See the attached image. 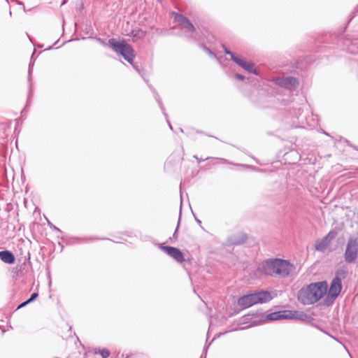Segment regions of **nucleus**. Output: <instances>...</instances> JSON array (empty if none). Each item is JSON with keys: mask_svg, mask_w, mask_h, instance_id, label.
<instances>
[{"mask_svg": "<svg viewBox=\"0 0 358 358\" xmlns=\"http://www.w3.org/2000/svg\"><path fill=\"white\" fill-rule=\"evenodd\" d=\"M328 284L326 281L310 283L299 291L297 299L303 305H312L326 294Z\"/></svg>", "mask_w": 358, "mask_h": 358, "instance_id": "nucleus-1", "label": "nucleus"}, {"mask_svg": "<svg viewBox=\"0 0 358 358\" xmlns=\"http://www.w3.org/2000/svg\"><path fill=\"white\" fill-rule=\"evenodd\" d=\"M272 296L268 291H259L241 296L237 301L241 309H245L257 303H264L270 301Z\"/></svg>", "mask_w": 358, "mask_h": 358, "instance_id": "nucleus-2", "label": "nucleus"}, {"mask_svg": "<svg viewBox=\"0 0 358 358\" xmlns=\"http://www.w3.org/2000/svg\"><path fill=\"white\" fill-rule=\"evenodd\" d=\"M108 45L116 52L120 54L129 64H132L135 58V53L131 45L124 41L118 42L115 38L108 40Z\"/></svg>", "mask_w": 358, "mask_h": 358, "instance_id": "nucleus-3", "label": "nucleus"}, {"mask_svg": "<svg viewBox=\"0 0 358 358\" xmlns=\"http://www.w3.org/2000/svg\"><path fill=\"white\" fill-rule=\"evenodd\" d=\"M348 272L344 269L338 270L333 278L328 292V296L335 299L342 289V280L347 276Z\"/></svg>", "mask_w": 358, "mask_h": 358, "instance_id": "nucleus-4", "label": "nucleus"}, {"mask_svg": "<svg viewBox=\"0 0 358 358\" xmlns=\"http://www.w3.org/2000/svg\"><path fill=\"white\" fill-rule=\"evenodd\" d=\"M345 261L353 263L358 257V239L355 237L349 238L345 251Z\"/></svg>", "mask_w": 358, "mask_h": 358, "instance_id": "nucleus-5", "label": "nucleus"}, {"mask_svg": "<svg viewBox=\"0 0 358 358\" xmlns=\"http://www.w3.org/2000/svg\"><path fill=\"white\" fill-rule=\"evenodd\" d=\"M336 236L337 231L334 229L331 230L324 238L316 241L315 244V250L322 252H324Z\"/></svg>", "mask_w": 358, "mask_h": 358, "instance_id": "nucleus-6", "label": "nucleus"}, {"mask_svg": "<svg viewBox=\"0 0 358 358\" xmlns=\"http://www.w3.org/2000/svg\"><path fill=\"white\" fill-rule=\"evenodd\" d=\"M257 271L267 275H277L276 259H271L259 264Z\"/></svg>", "mask_w": 358, "mask_h": 358, "instance_id": "nucleus-7", "label": "nucleus"}, {"mask_svg": "<svg viewBox=\"0 0 358 358\" xmlns=\"http://www.w3.org/2000/svg\"><path fill=\"white\" fill-rule=\"evenodd\" d=\"M273 81L277 85L290 90L296 89L299 84L298 79L292 76L275 78Z\"/></svg>", "mask_w": 358, "mask_h": 358, "instance_id": "nucleus-8", "label": "nucleus"}, {"mask_svg": "<svg viewBox=\"0 0 358 358\" xmlns=\"http://www.w3.org/2000/svg\"><path fill=\"white\" fill-rule=\"evenodd\" d=\"M277 275L285 278L294 270V266L289 262L280 259H276Z\"/></svg>", "mask_w": 358, "mask_h": 358, "instance_id": "nucleus-9", "label": "nucleus"}, {"mask_svg": "<svg viewBox=\"0 0 358 358\" xmlns=\"http://www.w3.org/2000/svg\"><path fill=\"white\" fill-rule=\"evenodd\" d=\"M296 311L291 310H281L278 312H273L266 315V318L268 320H278L282 319H293L296 318Z\"/></svg>", "mask_w": 358, "mask_h": 358, "instance_id": "nucleus-10", "label": "nucleus"}, {"mask_svg": "<svg viewBox=\"0 0 358 358\" xmlns=\"http://www.w3.org/2000/svg\"><path fill=\"white\" fill-rule=\"evenodd\" d=\"M162 250L168 255L174 259L176 262L182 263L184 262V256L182 252L176 248L171 246H162Z\"/></svg>", "mask_w": 358, "mask_h": 358, "instance_id": "nucleus-11", "label": "nucleus"}, {"mask_svg": "<svg viewBox=\"0 0 358 358\" xmlns=\"http://www.w3.org/2000/svg\"><path fill=\"white\" fill-rule=\"evenodd\" d=\"M174 20L181 27L182 29H186L187 31L194 32L195 28L190 21L183 15L173 13Z\"/></svg>", "mask_w": 358, "mask_h": 358, "instance_id": "nucleus-12", "label": "nucleus"}, {"mask_svg": "<svg viewBox=\"0 0 358 358\" xmlns=\"http://www.w3.org/2000/svg\"><path fill=\"white\" fill-rule=\"evenodd\" d=\"M234 62L248 72L254 73L255 75L257 74L255 64L252 62L244 61L243 59L238 57L237 58H234Z\"/></svg>", "mask_w": 358, "mask_h": 358, "instance_id": "nucleus-13", "label": "nucleus"}, {"mask_svg": "<svg viewBox=\"0 0 358 358\" xmlns=\"http://www.w3.org/2000/svg\"><path fill=\"white\" fill-rule=\"evenodd\" d=\"M247 240V235L245 233L240 232L237 234L230 236L228 238L229 245H241L245 243Z\"/></svg>", "mask_w": 358, "mask_h": 358, "instance_id": "nucleus-14", "label": "nucleus"}, {"mask_svg": "<svg viewBox=\"0 0 358 358\" xmlns=\"http://www.w3.org/2000/svg\"><path fill=\"white\" fill-rule=\"evenodd\" d=\"M0 259L7 264H13L15 262V257L13 254L8 250L0 251Z\"/></svg>", "mask_w": 358, "mask_h": 358, "instance_id": "nucleus-15", "label": "nucleus"}, {"mask_svg": "<svg viewBox=\"0 0 358 358\" xmlns=\"http://www.w3.org/2000/svg\"><path fill=\"white\" fill-rule=\"evenodd\" d=\"M345 45L346 46V50L352 54L358 53V42L352 41L349 38L345 41Z\"/></svg>", "mask_w": 358, "mask_h": 358, "instance_id": "nucleus-16", "label": "nucleus"}, {"mask_svg": "<svg viewBox=\"0 0 358 358\" xmlns=\"http://www.w3.org/2000/svg\"><path fill=\"white\" fill-rule=\"evenodd\" d=\"M146 36V31L141 29H134L131 31V36L132 37L133 41H137L141 39H143Z\"/></svg>", "mask_w": 358, "mask_h": 358, "instance_id": "nucleus-17", "label": "nucleus"}, {"mask_svg": "<svg viewBox=\"0 0 358 358\" xmlns=\"http://www.w3.org/2000/svg\"><path fill=\"white\" fill-rule=\"evenodd\" d=\"M150 87L152 90V92L155 94V99H157V102H158V103H159V106H160V108H161V109H162L164 116L167 118L168 115H167V114L165 112L164 107L163 106L162 101L159 94L156 92L155 90L153 89L151 86H150Z\"/></svg>", "mask_w": 358, "mask_h": 358, "instance_id": "nucleus-18", "label": "nucleus"}, {"mask_svg": "<svg viewBox=\"0 0 358 358\" xmlns=\"http://www.w3.org/2000/svg\"><path fill=\"white\" fill-rule=\"evenodd\" d=\"M95 354H99L103 358H108L110 356V352L107 349L99 350L95 351Z\"/></svg>", "mask_w": 358, "mask_h": 358, "instance_id": "nucleus-19", "label": "nucleus"}, {"mask_svg": "<svg viewBox=\"0 0 358 358\" xmlns=\"http://www.w3.org/2000/svg\"><path fill=\"white\" fill-rule=\"evenodd\" d=\"M222 47L224 48V52L227 55H229L231 56V60L234 61V58H237L238 57V56L235 55V54L234 52H232L231 51L229 50L224 45H223Z\"/></svg>", "mask_w": 358, "mask_h": 358, "instance_id": "nucleus-20", "label": "nucleus"}, {"mask_svg": "<svg viewBox=\"0 0 358 358\" xmlns=\"http://www.w3.org/2000/svg\"><path fill=\"white\" fill-rule=\"evenodd\" d=\"M32 72V64H29V71H28V81L29 83V93L31 92V90L32 87V83L31 82V74Z\"/></svg>", "mask_w": 358, "mask_h": 358, "instance_id": "nucleus-21", "label": "nucleus"}, {"mask_svg": "<svg viewBox=\"0 0 358 358\" xmlns=\"http://www.w3.org/2000/svg\"><path fill=\"white\" fill-rule=\"evenodd\" d=\"M38 293H36V292L33 293L31 295L30 298L28 299V302L31 303V302L34 301L38 297Z\"/></svg>", "mask_w": 358, "mask_h": 358, "instance_id": "nucleus-22", "label": "nucleus"}, {"mask_svg": "<svg viewBox=\"0 0 358 358\" xmlns=\"http://www.w3.org/2000/svg\"><path fill=\"white\" fill-rule=\"evenodd\" d=\"M29 303H29V302H28V300H27L26 301H24V302H23V303H20V304L18 306L17 309L21 308H22V307H24L25 306H27V304H29Z\"/></svg>", "mask_w": 358, "mask_h": 358, "instance_id": "nucleus-23", "label": "nucleus"}, {"mask_svg": "<svg viewBox=\"0 0 358 358\" xmlns=\"http://www.w3.org/2000/svg\"><path fill=\"white\" fill-rule=\"evenodd\" d=\"M235 77H236V78H237V79H238L240 80H244V76L241 75V74H238V73H236L235 75Z\"/></svg>", "mask_w": 358, "mask_h": 358, "instance_id": "nucleus-24", "label": "nucleus"}, {"mask_svg": "<svg viewBox=\"0 0 358 358\" xmlns=\"http://www.w3.org/2000/svg\"><path fill=\"white\" fill-rule=\"evenodd\" d=\"M12 1H13L16 2L17 4H19V5H20V6H22V8H23V10H25L24 5V3H23L22 2H21V1H18V0H12Z\"/></svg>", "mask_w": 358, "mask_h": 358, "instance_id": "nucleus-25", "label": "nucleus"}, {"mask_svg": "<svg viewBox=\"0 0 358 358\" xmlns=\"http://www.w3.org/2000/svg\"><path fill=\"white\" fill-rule=\"evenodd\" d=\"M205 50H206V51L208 52V54L209 55L215 57V55L213 54V52L210 49H208L207 48H205Z\"/></svg>", "mask_w": 358, "mask_h": 358, "instance_id": "nucleus-26", "label": "nucleus"}, {"mask_svg": "<svg viewBox=\"0 0 358 358\" xmlns=\"http://www.w3.org/2000/svg\"><path fill=\"white\" fill-rule=\"evenodd\" d=\"M194 157L198 161V162L204 161V159H199L196 155H194ZM208 159H209V157H207L206 159H205V160H207Z\"/></svg>", "mask_w": 358, "mask_h": 358, "instance_id": "nucleus-27", "label": "nucleus"}, {"mask_svg": "<svg viewBox=\"0 0 358 358\" xmlns=\"http://www.w3.org/2000/svg\"><path fill=\"white\" fill-rule=\"evenodd\" d=\"M97 40L101 43V45H106V43L102 39L98 38Z\"/></svg>", "mask_w": 358, "mask_h": 358, "instance_id": "nucleus-28", "label": "nucleus"}, {"mask_svg": "<svg viewBox=\"0 0 358 358\" xmlns=\"http://www.w3.org/2000/svg\"><path fill=\"white\" fill-rule=\"evenodd\" d=\"M53 229H54V230L60 232V229L59 228L56 227L55 226L53 227Z\"/></svg>", "mask_w": 358, "mask_h": 358, "instance_id": "nucleus-29", "label": "nucleus"}, {"mask_svg": "<svg viewBox=\"0 0 358 358\" xmlns=\"http://www.w3.org/2000/svg\"><path fill=\"white\" fill-rule=\"evenodd\" d=\"M167 122H168V123H169V128H170L171 129H173L172 126H171V124H170V122H169V120H168V119H167Z\"/></svg>", "mask_w": 358, "mask_h": 358, "instance_id": "nucleus-30", "label": "nucleus"}, {"mask_svg": "<svg viewBox=\"0 0 358 358\" xmlns=\"http://www.w3.org/2000/svg\"><path fill=\"white\" fill-rule=\"evenodd\" d=\"M131 64L133 65L134 68L136 70L138 71V69L137 68V66H136V65H134L133 63H132Z\"/></svg>", "mask_w": 358, "mask_h": 358, "instance_id": "nucleus-31", "label": "nucleus"}, {"mask_svg": "<svg viewBox=\"0 0 358 358\" xmlns=\"http://www.w3.org/2000/svg\"><path fill=\"white\" fill-rule=\"evenodd\" d=\"M176 235H177V229L175 231L174 234H173V236H175Z\"/></svg>", "mask_w": 358, "mask_h": 358, "instance_id": "nucleus-32", "label": "nucleus"}, {"mask_svg": "<svg viewBox=\"0 0 358 358\" xmlns=\"http://www.w3.org/2000/svg\"><path fill=\"white\" fill-rule=\"evenodd\" d=\"M196 222H197L198 223H199V224L201 223V221H200L199 220L196 219Z\"/></svg>", "mask_w": 358, "mask_h": 358, "instance_id": "nucleus-33", "label": "nucleus"}, {"mask_svg": "<svg viewBox=\"0 0 358 358\" xmlns=\"http://www.w3.org/2000/svg\"><path fill=\"white\" fill-rule=\"evenodd\" d=\"M221 161L225 162L226 160L224 159H220Z\"/></svg>", "mask_w": 358, "mask_h": 358, "instance_id": "nucleus-34", "label": "nucleus"}]
</instances>
